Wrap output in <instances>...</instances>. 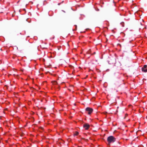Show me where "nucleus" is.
<instances>
[{
	"label": "nucleus",
	"instance_id": "2",
	"mask_svg": "<svg viewBox=\"0 0 147 147\" xmlns=\"http://www.w3.org/2000/svg\"><path fill=\"white\" fill-rule=\"evenodd\" d=\"M86 111L88 114L90 115L92 113L93 110L91 108L87 107L86 109Z\"/></svg>",
	"mask_w": 147,
	"mask_h": 147
},
{
	"label": "nucleus",
	"instance_id": "5",
	"mask_svg": "<svg viewBox=\"0 0 147 147\" xmlns=\"http://www.w3.org/2000/svg\"><path fill=\"white\" fill-rule=\"evenodd\" d=\"M52 83L53 85H56L57 84V82L55 81H52Z\"/></svg>",
	"mask_w": 147,
	"mask_h": 147
},
{
	"label": "nucleus",
	"instance_id": "7",
	"mask_svg": "<svg viewBox=\"0 0 147 147\" xmlns=\"http://www.w3.org/2000/svg\"><path fill=\"white\" fill-rule=\"evenodd\" d=\"M78 134V132L77 131L75 132L74 134V135L75 136H77Z\"/></svg>",
	"mask_w": 147,
	"mask_h": 147
},
{
	"label": "nucleus",
	"instance_id": "8",
	"mask_svg": "<svg viewBox=\"0 0 147 147\" xmlns=\"http://www.w3.org/2000/svg\"><path fill=\"white\" fill-rule=\"evenodd\" d=\"M60 3H59L58 4V5H60Z\"/></svg>",
	"mask_w": 147,
	"mask_h": 147
},
{
	"label": "nucleus",
	"instance_id": "1",
	"mask_svg": "<svg viewBox=\"0 0 147 147\" xmlns=\"http://www.w3.org/2000/svg\"><path fill=\"white\" fill-rule=\"evenodd\" d=\"M115 138L113 136H111L107 138V140L109 143H113L115 141Z\"/></svg>",
	"mask_w": 147,
	"mask_h": 147
},
{
	"label": "nucleus",
	"instance_id": "3",
	"mask_svg": "<svg viewBox=\"0 0 147 147\" xmlns=\"http://www.w3.org/2000/svg\"><path fill=\"white\" fill-rule=\"evenodd\" d=\"M142 69L143 71L144 72H147V65H144V66L142 68Z\"/></svg>",
	"mask_w": 147,
	"mask_h": 147
},
{
	"label": "nucleus",
	"instance_id": "6",
	"mask_svg": "<svg viewBox=\"0 0 147 147\" xmlns=\"http://www.w3.org/2000/svg\"><path fill=\"white\" fill-rule=\"evenodd\" d=\"M120 24L122 27H124V22H121L120 23Z\"/></svg>",
	"mask_w": 147,
	"mask_h": 147
},
{
	"label": "nucleus",
	"instance_id": "4",
	"mask_svg": "<svg viewBox=\"0 0 147 147\" xmlns=\"http://www.w3.org/2000/svg\"><path fill=\"white\" fill-rule=\"evenodd\" d=\"M83 127L85 128V129L87 130L89 128L90 125L88 123H85Z\"/></svg>",
	"mask_w": 147,
	"mask_h": 147
}]
</instances>
